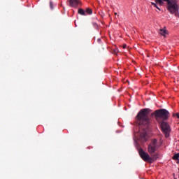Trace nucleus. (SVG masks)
<instances>
[{
  "label": "nucleus",
  "instance_id": "a211bd4d",
  "mask_svg": "<svg viewBox=\"0 0 179 179\" xmlns=\"http://www.w3.org/2000/svg\"><path fill=\"white\" fill-rule=\"evenodd\" d=\"M93 25L94 26V27H97V23H93Z\"/></svg>",
  "mask_w": 179,
  "mask_h": 179
},
{
  "label": "nucleus",
  "instance_id": "0eeeda50",
  "mask_svg": "<svg viewBox=\"0 0 179 179\" xmlns=\"http://www.w3.org/2000/svg\"><path fill=\"white\" fill-rule=\"evenodd\" d=\"M69 6H71V8H78L79 5H82V1L80 0H68Z\"/></svg>",
  "mask_w": 179,
  "mask_h": 179
},
{
  "label": "nucleus",
  "instance_id": "423d86ee",
  "mask_svg": "<svg viewBox=\"0 0 179 179\" xmlns=\"http://www.w3.org/2000/svg\"><path fill=\"white\" fill-rule=\"evenodd\" d=\"M138 153L140 157H141V159L144 161V162H148V163H153V158L150 157V156L149 155V154L146 153L143 149L141 148L138 150Z\"/></svg>",
  "mask_w": 179,
  "mask_h": 179
},
{
  "label": "nucleus",
  "instance_id": "412c9836",
  "mask_svg": "<svg viewBox=\"0 0 179 179\" xmlns=\"http://www.w3.org/2000/svg\"><path fill=\"white\" fill-rule=\"evenodd\" d=\"M115 15H117V13H115Z\"/></svg>",
  "mask_w": 179,
  "mask_h": 179
},
{
  "label": "nucleus",
  "instance_id": "9b49d317",
  "mask_svg": "<svg viewBox=\"0 0 179 179\" xmlns=\"http://www.w3.org/2000/svg\"><path fill=\"white\" fill-rule=\"evenodd\" d=\"M173 160H178L179 159V153L175 154L173 157H172Z\"/></svg>",
  "mask_w": 179,
  "mask_h": 179
},
{
  "label": "nucleus",
  "instance_id": "9d476101",
  "mask_svg": "<svg viewBox=\"0 0 179 179\" xmlns=\"http://www.w3.org/2000/svg\"><path fill=\"white\" fill-rule=\"evenodd\" d=\"M93 10L90 8H87L85 9V16H87V15H92Z\"/></svg>",
  "mask_w": 179,
  "mask_h": 179
},
{
  "label": "nucleus",
  "instance_id": "dca6fc26",
  "mask_svg": "<svg viewBox=\"0 0 179 179\" xmlns=\"http://www.w3.org/2000/svg\"><path fill=\"white\" fill-rule=\"evenodd\" d=\"M151 4H152L153 6H155L157 3L156 2H155V3L152 2Z\"/></svg>",
  "mask_w": 179,
  "mask_h": 179
},
{
  "label": "nucleus",
  "instance_id": "2eb2a0df",
  "mask_svg": "<svg viewBox=\"0 0 179 179\" xmlns=\"http://www.w3.org/2000/svg\"><path fill=\"white\" fill-rule=\"evenodd\" d=\"M151 4H152L153 6H155L157 3L156 2H155V3L152 2Z\"/></svg>",
  "mask_w": 179,
  "mask_h": 179
},
{
  "label": "nucleus",
  "instance_id": "6e6552de",
  "mask_svg": "<svg viewBox=\"0 0 179 179\" xmlns=\"http://www.w3.org/2000/svg\"><path fill=\"white\" fill-rule=\"evenodd\" d=\"M78 15H81V16H86V12L83 8H79L78 10Z\"/></svg>",
  "mask_w": 179,
  "mask_h": 179
},
{
  "label": "nucleus",
  "instance_id": "f03ea898",
  "mask_svg": "<svg viewBox=\"0 0 179 179\" xmlns=\"http://www.w3.org/2000/svg\"><path fill=\"white\" fill-rule=\"evenodd\" d=\"M152 115H155L156 121L160 122L169 120L170 117V112L166 109L156 110Z\"/></svg>",
  "mask_w": 179,
  "mask_h": 179
},
{
  "label": "nucleus",
  "instance_id": "7ed1b4c3",
  "mask_svg": "<svg viewBox=\"0 0 179 179\" xmlns=\"http://www.w3.org/2000/svg\"><path fill=\"white\" fill-rule=\"evenodd\" d=\"M167 10L171 13V15H175L176 17H178L179 16V7L178 4L177 3L174 2L172 0H169L167 3L166 6Z\"/></svg>",
  "mask_w": 179,
  "mask_h": 179
},
{
  "label": "nucleus",
  "instance_id": "aec40b11",
  "mask_svg": "<svg viewBox=\"0 0 179 179\" xmlns=\"http://www.w3.org/2000/svg\"><path fill=\"white\" fill-rule=\"evenodd\" d=\"M123 48H127V45H123Z\"/></svg>",
  "mask_w": 179,
  "mask_h": 179
},
{
  "label": "nucleus",
  "instance_id": "ddd939ff",
  "mask_svg": "<svg viewBox=\"0 0 179 179\" xmlns=\"http://www.w3.org/2000/svg\"><path fill=\"white\" fill-rule=\"evenodd\" d=\"M173 117H177V118H179V114L178 113H173Z\"/></svg>",
  "mask_w": 179,
  "mask_h": 179
},
{
  "label": "nucleus",
  "instance_id": "6ab92c4d",
  "mask_svg": "<svg viewBox=\"0 0 179 179\" xmlns=\"http://www.w3.org/2000/svg\"><path fill=\"white\" fill-rule=\"evenodd\" d=\"M117 52H118V50H114L115 54H117Z\"/></svg>",
  "mask_w": 179,
  "mask_h": 179
},
{
  "label": "nucleus",
  "instance_id": "4468645a",
  "mask_svg": "<svg viewBox=\"0 0 179 179\" xmlns=\"http://www.w3.org/2000/svg\"><path fill=\"white\" fill-rule=\"evenodd\" d=\"M97 42L100 44L101 43V38H98L97 39Z\"/></svg>",
  "mask_w": 179,
  "mask_h": 179
},
{
  "label": "nucleus",
  "instance_id": "20e7f679",
  "mask_svg": "<svg viewBox=\"0 0 179 179\" xmlns=\"http://www.w3.org/2000/svg\"><path fill=\"white\" fill-rule=\"evenodd\" d=\"M158 122L161 125L162 131L164 132L166 138H169L170 134V125H169V123L164 122V120Z\"/></svg>",
  "mask_w": 179,
  "mask_h": 179
},
{
  "label": "nucleus",
  "instance_id": "1a4fd4ad",
  "mask_svg": "<svg viewBox=\"0 0 179 179\" xmlns=\"http://www.w3.org/2000/svg\"><path fill=\"white\" fill-rule=\"evenodd\" d=\"M159 34L161 36H164V37H166V34H167V30L164 29H159Z\"/></svg>",
  "mask_w": 179,
  "mask_h": 179
},
{
  "label": "nucleus",
  "instance_id": "39448f33",
  "mask_svg": "<svg viewBox=\"0 0 179 179\" xmlns=\"http://www.w3.org/2000/svg\"><path fill=\"white\" fill-rule=\"evenodd\" d=\"M159 149V145H157V140L153 139L151 143L148 145V151L150 155H153L156 150Z\"/></svg>",
  "mask_w": 179,
  "mask_h": 179
},
{
  "label": "nucleus",
  "instance_id": "f257e3e1",
  "mask_svg": "<svg viewBox=\"0 0 179 179\" xmlns=\"http://www.w3.org/2000/svg\"><path fill=\"white\" fill-rule=\"evenodd\" d=\"M149 113V109H142L138 112L136 117L137 123L140 127V129L143 131L141 136L145 139V141H146V136H148L146 133L149 130V126L150 125V119H149V117L148 116Z\"/></svg>",
  "mask_w": 179,
  "mask_h": 179
},
{
  "label": "nucleus",
  "instance_id": "f3484780",
  "mask_svg": "<svg viewBox=\"0 0 179 179\" xmlns=\"http://www.w3.org/2000/svg\"><path fill=\"white\" fill-rule=\"evenodd\" d=\"M155 8H156L157 9H159L160 10V8H159V6H157V4H155Z\"/></svg>",
  "mask_w": 179,
  "mask_h": 179
},
{
  "label": "nucleus",
  "instance_id": "f8f14e48",
  "mask_svg": "<svg viewBox=\"0 0 179 179\" xmlns=\"http://www.w3.org/2000/svg\"><path fill=\"white\" fill-rule=\"evenodd\" d=\"M50 9H54V3L52 1H50Z\"/></svg>",
  "mask_w": 179,
  "mask_h": 179
}]
</instances>
